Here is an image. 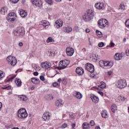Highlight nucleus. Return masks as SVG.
I'll return each instance as SVG.
<instances>
[{
	"label": "nucleus",
	"instance_id": "f257e3e1",
	"mask_svg": "<svg viewBox=\"0 0 129 129\" xmlns=\"http://www.w3.org/2000/svg\"><path fill=\"white\" fill-rule=\"evenodd\" d=\"M94 16V11L92 10L89 9L86 11V13L83 16V19L86 22H89L93 19Z\"/></svg>",
	"mask_w": 129,
	"mask_h": 129
},
{
	"label": "nucleus",
	"instance_id": "f03ea898",
	"mask_svg": "<svg viewBox=\"0 0 129 129\" xmlns=\"http://www.w3.org/2000/svg\"><path fill=\"white\" fill-rule=\"evenodd\" d=\"M15 36L18 37H23L25 35V29L24 27H18L13 31Z\"/></svg>",
	"mask_w": 129,
	"mask_h": 129
},
{
	"label": "nucleus",
	"instance_id": "7ed1b4c3",
	"mask_svg": "<svg viewBox=\"0 0 129 129\" xmlns=\"http://www.w3.org/2000/svg\"><path fill=\"white\" fill-rule=\"evenodd\" d=\"M17 115L19 118H26L28 117V113L25 109L21 108L18 110Z\"/></svg>",
	"mask_w": 129,
	"mask_h": 129
},
{
	"label": "nucleus",
	"instance_id": "20e7f679",
	"mask_svg": "<svg viewBox=\"0 0 129 129\" xmlns=\"http://www.w3.org/2000/svg\"><path fill=\"white\" fill-rule=\"evenodd\" d=\"M116 86L119 89H123L126 87V81L124 79H120L118 80L116 83Z\"/></svg>",
	"mask_w": 129,
	"mask_h": 129
},
{
	"label": "nucleus",
	"instance_id": "39448f33",
	"mask_svg": "<svg viewBox=\"0 0 129 129\" xmlns=\"http://www.w3.org/2000/svg\"><path fill=\"white\" fill-rule=\"evenodd\" d=\"M99 28L103 29L105 27H108V21L105 19H101L98 21Z\"/></svg>",
	"mask_w": 129,
	"mask_h": 129
},
{
	"label": "nucleus",
	"instance_id": "423d86ee",
	"mask_svg": "<svg viewBox=\"0 0 129 129\" xmlns=\"http://www.w3.org/2000/svg\"><path fill=\"white\" fill-rule=\"evenodd\" d=\"M99 64L101 67H107V69L111 68L113 65L112 61H104L103 60H100L99 62Z\"/></svg>",
	"mask_w": 129,
	"mask_h": 129
},
{
	"label": "nucleus",
	"instance_id": "0eeeda50",
	"mask_svg": "<svg viewBox=\"0 0 129 129\" xmlns=\"http://www.w3.org/2000/svg\"><path fill=\"white\" fill-rule=\"evenodd\" d=\"M7 60L8 64H10L11 66H15L17 64V58L14 56L12 55L9 56Z\"/></svg>",
	"mask_w": 129,
	"mask_h": 129
},
{
	"label": "nucleus",
	"instance_id": "6e6552de",
	"mask_svg": "<svg viewBox=\"0 0 129 129\" xmlns=\"http://www.w3.org/2000/svg\"><path fill=\"white\" fill-rule=\"evenodd\" d=\"M17 14L14 12H11L9 14L7 17V20L8 22H14L17 20Z\"/></svg>",
	"mask_w": 129,
	"mask_h": 129
},
{
	"label": "nucleus",
	"instance_id": "1a4fd4ad",
	"mask_svg": "<svg viewBox=\"0 0 129 129\" xmlns=\"http://www.w3.org/2000/svg\"><path fill=\"white\" fill-rule=\"evenodd\" d=\"M69 60H61L59 62V67L60 69H64L69 65Z\"/></svg>",
	"mask_w": 129,
	"mask_h": 129
},
{
	"label": "nucleus",
	"instance_id": "9d476101",
	"mask_svg": "<svg viewBox=\"0 0 129 129\" xmlns=\"http://www.w3.org/2000/svg\"><path fill=\"white\" fill-rule=\"evenodd\" d=\"M85 68L86 70H87V71H89V72H90L91 73H93V72H94V66L91 63H86L85 66Z\"/></svg>",
	"mask_w": 129,
	"mask_h": 129
},
{
	"label": "nucleus",
	"instance_id": "9b49d317",
	"mask_svg": "<svg viewBox=\"0 0 129 129\" xmlns=\"http://www.w3.org/2000/svg\"><path fill=\"white\" fill-rule=\"evenodd\" d=\"M33 5L36 6V7H38V8H42L43 6V3L41 0H31Z\"/></svg>",
	"mask_w": 129,
	"mask_h": 129
},
{
	"label": "nucleus",
	"instance_id": "f8f14e48",
	"mask_svg": "<svg viewBox=\"0 0 129 129\" xmlns=\"http://www.w3.org/2000/svg\"><path fill=\"white\" fill-rule=\"evenodd\" d=\"M41 67L44 69H48L51 67V63L49 61L42 62L40 64Z\"/></svg>",
	"mask_w": 129,
	"mask_h": 129
},
{
	"label": "nucleus",
	"instance_id": "ddd939ff",
	"mask_svg": "<svg viewBox=\"0 0 129 129\" xmlns=\"http://www.w3.org/2000/svg\"><path fill=\"white\" fill-rule=\"evenodd\" d=\"M66 53L68 56H73L74 54V49L71 47L66 48Z\"/></svg>",
	"mask_w": 129,
	"mask_h": 129
},
{
	"label": "nucleus",
	"instance_id": "4468645a",
	"mask_svg": "<svg viewBox=\"0 0 129 129\" xmlns=\"http://www.w3.org/2000/svg\"><path fill=\"white\" fill-rule=\"evenodd\" d=\"M95 7L97 10H104V4L101 3H98L95 5Z\"/></svg>",
	"mask_w": 129,
	"mask_h": 129
},
{
	"label": "nucleus",
	"instance_id": "2eb2a0df",
	"mask_svg": "<svg viewBox=\"0 0 129 129\" xmlns=\"http://www.w3.org/2000/svg\"><path fill=\"white\" fill-rule=\"evenodd\" d=\"M55 26L56 29H59L63 26V21L61 20H57L55 22Z\"/></svg>",
	"mask_w": 129,
	"mask_h": 129
},
{
	"label": "nucleus",
	"instance_id": "dca6fc26",
	"mask_svg": "<svg viewBox=\"0 0 129 129\" xmlns=\"http://www.w3.org/2000/svg\"><path fill=\"white\" fill-rule=\"evenodd\" d=\"M55 104L56 106H57V107H62V106H63V104H64V102H63V100L62 99H59L55 101Z\"/></svg>",
	"mask_w": 129,
	"mask_h": 129
},
{
	"label": "nucleus",
	"instance_id": "f3484780",
	"mask_svg": "<svg viewBox=\"0 0 129 129\" xmlns=\"http://www.w3.org/2000/svg\"><path fill=\"white\" fill-rule=\"evenodd\" d=\"M62 31L64 33H71V32H72V27L70 26L63 27Z\"/></svg>",
	"mask_w": 129,
	"mask_h": 129
},
{
	"label": "nucleus",
	"instance_id": "a211bd4d",
	"mask_svg": "<svg viewBox=\"0 0 129 129\" xmlns=\"http://www.w3.org/2000/svg\"><path fill=\"white\" fill-rule=\"evenodd\" d=\"M40 25L42 26L44 28H45V29H47V28H48V27L50 26V23H49V22L46 20H44L40 22Z\"/></svg>",
	"mask_w": 129,
	"mask_h": 129
},
{
	"label": "nucleus",
	"instance_id": "6ab92c4d",
	"mask_svg": "<svg viewBox=\"0 0 129 129\" xmlns=\"http://www.w3.org/2000/svg\"><path fill=\"white\" fill-rule=\"evenodd\" d=\"M76 72L78 75H83L84 74V70L82 68H77Z\"/></svg>",
	"mask_w": 129,
	"mask_h": 129
},
{
	"label": "nucleus",
	"instance_id": "aec40b11",
	"mask_svg": "<svg viewBox=\"0 0 129 129\" xmlns=\"http://www.w3.org/2000/svg\"><path fill=\"white\" fill-rule=\"evenodd\" d=\"M42 118L44 121H48V120H49L51 118V115H50L48 113H45L43 114Z\"/></svg>",
	"mask_w": 129,
	"mask_h": 129
},
{
	"label": "nucleus",
	"instance_id": "412c9836",
	"mask_svg": "<svg viewBox=\"0 0 129 129\" xmlns=\"http://www.w3.org/2000/svg\"><path fill=\"white\" fill-rule=\"evenodd\" d=\"M114 58L115 60H121V59L122 58V54L120 53H116L115 54Z\"/></svg>",
	"mask_w": 129,
	"mask_h": 129
},
{
	"label": "nucleus",
	"instance_id": "4be33fe9",
	"mask_svg": "<svg viewBox=\"0 0 129 129\" xmlns=\"http://www.w3.org/2000/svg\"><path fill=\"white\" fill-rule=\"evenodd\" d=\"M90 98H91L93 102H94V103H98V101H99V99L96 96L91 95Z\"/></svg>",
	"mask_w": 129,
	"mask_h": 129
},
{
	"label": "nucleus",
	"instance_id": "5701e85b",
	"mask_svg": "<svg viewBox=\"0 0 129 129\" xmlns=\"http://www.w3.org/2000/svg\"><path fill=\"white\" fill-rule=\"evenodd\" d=\"M19 13L22 18H25V17L28 15L27 12L25 10H23V9H21Z\"/></svg>",
	"mask_w": 129,
	"mask_h": 129
},
{
	"label": "nucleus",
	"instance_id": "b1692460",
	"mask_svg": "<svg viewBox=\"0 0 129 129\" xmlns=\"http://www.w3.org/2000/svg\"><path fill=\"white\" fill-rule=\"evenodd\" d=\"M82 126L83 129H90V124L87 122H84Z\"/></svg>",
	"mask_w": 129,
	"mask_h": 129
},
{
	"label": "nucleus",
	"instance_id": "393cba45",
	"mask_svg": "<svg viewBox=\"0 0 129 129\" xmlns=\"http://www.w3.org/2000/svg\"><path fill=\"white\" fill-rule=\"evenodd\" d=\"M31 82L34 84H38L40 82V80L35 78H31Z\"/></svg>",
	"mask_w": 129,
	"mask_h": 129
},
{
	"label": "nucleus",
	"instance_id": "a878e982",
	"mask_svg": "<svg viewBox=\"0 0 129 129\" xmlns=\"http://www.w3.org/2000/svg\"><path fill=\"white\" fill-rule=\"evenodd\" d=\"M19 98L21 101H27L28 100V98L25 95H20L19 96Z\"/></svg>",
	"mask_w": 129,
	"mask_h": 129
},
{
	"label": "nucleus",
	"instance_id": "bb28decb",
	"mask_svg": "<svg viewBox=\"0 0 129 129\" xmlns=\"http://www.w3.org/2000/svg\"><path fill=\"white\" fill-rule=\"evenodd\" d=\"M111 110L112 112H115L117 110V106H116V105L115 104H113L111 106Z\"/></svg>",
	"mask_w": 129,
	"mask_h": 129
},
{
	"label": "nucleus",
	"instance_id": "cd10ccee",
	"mask_svg": "<svg viewBox=\"0 0 129 129\" xmlns=\"http://www.w3.org/2000/svg\"><path fill=\"white\" fill-rule=\"evenodd\" d=\"M75 96L76 97V98H77L78 99H81V98L83 97V95H82V94H81V93L79 92H76Z\"/></svg>",
	"mask_w": 129,
	"mask_h": 129
},
{
	"label": "nucleus",
	"instance_id": "c85d7f7f",
	"mask_svg": "<svg viewBox=\"0 0 129 129\" xmlns=\"http://www.w3.org/2000/svg\"><path fill=\"white\" fill-rule=\"evenodd\" d=\"M101 114L102 117H103L104 118H107V117H108V115H107V113H106V110H103L101 112Z\"/></svg>",
	"mask_w": 129,
	"mask_h": 129
},
{
	"label": "nucleus",
	"instance_id": "c756f323",
	"mask_svg": "<svg viewBox=\"0 0 129 129\" xmlns=\"http://www.w3.org/2000/svg\"><path fill=\"white\" fill-rule=\"evenodd\" d=\"M45 98L46 100H52L53 99V96L51 94H47L45 95Z\"/></svg>",
	"mask_w": 129,
	"mask_h": 129
},
{
	"label": "nucleus",
	"instance_id": "7c9ffc66",
	"mask_svg": "<svg viewBox=\"0 0 129 129\" xmlns=\"http://www.w3.org/2000/svg\"><path fill=\"white\" fill-rule=\"evenodd\" d=\"M15 83L16 85L18 87H20V86H22V81L20 79L17 80L15 81Z\"/></svg>",
	"mask_w": 129,
	"mask_h": 129
},
{
	"label": "nucleus",
	"instance_id": "2f4dec72",
	"mask_svg": "<svg viewBox=\"0 0 129 129\" xmlns=\"http://www.w3.org/2000/svg\"><path fill=\"white\" fill-rule=\"evenodd\" d=\"M118 99L119 100V101H126L127 99L125 98V97L120 95L118 97Z\"/></svg>",
	"mask_w": 129,
	"mask_h": 129
},
{
	"label": "nucleus",
	"instance_id": "473e14b6",
	"mask_svg": "<svg viewBox=\"0 0 129 129\" xmlns=\"http://www.w3.org/2000/svg\"><path fill=\"white\" fill-rule=\"evenodd\" d=\"M54 42H55V40L52 37H48L46 40V43L47 44H49V43H54Z\"/></svg>",
	"mask_w": 129,
	"mask_h": 129
},
{
	"label": "nucleus",
	"instance_id": "72a5a7b5",
	"mask_svg": "<svg viewBox=\"0 0 129 129\" xmlns=\"http://www.w3.org/2000/svg\"><path fill=\"white\" fill-rule=\"evenodd\" d=\"M16 77V76H13L9 78H7L5 80L6 82H12L13 81V79Z\"/></svg>",
	"mask_w": 129,
	"mask_h": 129
},
{
	"label": "nucleus",
	"instance_id": "f704fd0d",
	"mask_svg": "<svg viewBox=\"0 0 129 129\" xmlns=\"http://www.w3.org/2000/svg\"><path fill=\"white\" fill-rule=\"evenodd\" d=\"M79 31H80V27H79V26L78 25H75L74 28V31L77 32H79Z\"/></svg>",
	"mask_w": 129,
	"mask_h": 129
},
{
	"label": "nucleus",
	"instance_id": "c9c22d12",
	"mask_svg": "<svg viewBox=\"0 0 129 129\" xmlns=\"http://www.w3.org/2000/svg\"><path fill=\"white\" fill-rule=\"evenodd\" d=\"M0 13H1V14L2 15H6V14L7 13V8H2L0 11Z\"/></svg>",
	"mask_w": 129,
	"mask_h": 129
},
{
	"label": "nucleus",
	"instance_id": "e433bc0d",
	"mask_svg": "<svg viewBox=\"0 0 129 129\" xmlns=\"http://www.w3.org/2000/svg\"><path fill=\"white\" fill-rule=\"evenodd\" d=\"M98 87H99L100 88H105V87H106V85L105 84L104 82H101V85L98 86Z\"/></svg>",
	"mask_w": 129,
	"mask_h": 129
},
{
	"label": "nucleus",
	"instance_id": "4c0bfd02",
	"mask_svg": "<svg viewBox=\"0 0 129 129\" xmlns=\"http://www.w3.org/2000/svg\"><path fill=\"white\" fill-rule=\"evenodd\" d=\"M5 76H6V74H5V73H4V72L3 71H0V80L2 78H4Z\"/></svg>",
	"mask_w": 129,
	"mask_h": 129
},
{
	"label": "nucleus",
	"instance_id": "58836bf2",
	"mask_svg": "<svg viewBox=\"0 0 129 129\" xmlns=\"http://www.w3.org/2000/svg\"><path fill=\"white\" fill-rule=\"evenodd\" d=\"M61 82L64 85H66V84H67V79L66 78H64L62 79Z\"/></svg>",
	"mask_w": 129,
	"mask_h": 129
},
{
	"label": "nucleus",
	"instance_id": "ea45409f",
	"mask_svg": "<svg viewBox=\"0 0 129 129\" xmlns=\"http://www.w3.org/2000/svg\"><path fill=\"white\" fill-rule=\"evenodd\" d=\"M68 126V125L66 123H64L60 126V128H66Z\"/></svg>",
	"mask_w": 129,
	"mask_h": 129
},
{
	"label": "nucleus",
	"instance_id": "a19ab883",
	"mask_svg": "<svg viewBox=\"0 0 129 129\" xmlns=\"http://www.w3.org/2000/svg\"><path fill=\"white\" fill-rule=\"evenodd\" d=\"M96 33L97 35L99 36V37H101L102 36V33H101V32H100L98 30H96Z\"/></svg>",
	"mask_w": 129,
	"mask_h": 129
},
{
	"label": "nucleus",
	"instance_id": "79ce46f5",
	"mask_svg": "<svg viewBox=\"0 0 129 129\" xmlns=\"http://www.w3.org/2000/svg\"><path fill=\"white\" fill-rule=\"evenodd\" d=\"M52 85L53 87H57L60 86V84L56 82L53 83L52 84Z\"/></svg>",
	"mask_w": 129,
	"mask_h": 129
},
{
	"label": "nucleus",
	"instance_id": "37998d69",
	"mask_svg": "<svg viewBox=\"0 0 129 129\" xmlns=\"http://www.w3.org/2000/svg\"><path fill=\"white\" fill-rule=\"evenodd\" d=\"M89 124L92 126L95 125V122H94V120H91Z\"/></svg>",
	"mask_w": 129,
	"mask_h": 129
},
{
	"label": "nucleus",
	"instance_id": "c03bdc74",
	"mask_svg": "<svg viewBox=\"0 0 129 129\" xmlns=\"http://www.w3.org/2000/svg\"><path fill=\"white\" fill-rule=\"evenodd\" d=\"M46 2L48 5H53V1L52 0H46Z\"/></svg>",
	"mask_w": 129,
	"mask_h": 129
},
{
	"label": "nucleus",
	"instance_id": "a18cd8bd",
	"mask_svg": "<svg viewBox=\"0 0 129 129\" xmlns=\"http://www.w3.org/2000/svg\"><path fill=\"white\" fill-rule=\"evenodd\" d=\"M125 25L127 28H129V19L125 21Z\"/></svg>",
	"mask_w": 129,
	"mask_h": 129
},
{
	"label": "nucleus",
	"instance_id": "49530a36",
	"mask_svg": "<svg viewBox=\"0 0 129 129\" xmlns=\"http://www.w3.org/2000/svg\"><path fill=\"white\" fill-rule=\"evenodd\" d=\"M98 46L100 47H103V46H104V43L103 42H100L98 43Z\"/></svg>",
	"mask_w": 129,
	"mask_h": 129
},
{
	"label": "nucleus",
	"instance_id": "de8ad7c7",
	"mask_svg": "<svg viewBox=\"0 0 129 129\" xmlns=\"http://www.w3.org/2000/svg\"><path fill=\"white\" fill-rule=\"evenodd\" d=\"M120 9H121V10H125V7L124 6V5L121 4Z\"/></svg>",
	"mask_w": 129,
	"mask_h": 129
},
{
	"label": "nucleus",
	"instance_id": "09e8293b",
	"mask_svg": "<svg viewBox=\"0 0 129 129\" xmlns=\"http://www.w3.org/2000/svg\"><path fill=\"white\" fill-rule=\"evenodd\" d=\"M20 0H10L12 4H17Z\"/></svg>",
	"mask_w": 129,
	"mask_h": 129
},
{
	"label": "nucleus",
	"instance_id": "8fccbe9b",
	"mask_svg": "<svg viewBox=\"0 0 129 129\" xmlns=\"http://www.w3.org/2000/svg\"><path fill=\"white\" fill-rule=\"evenodd\" d=\"M40 79L41 80V81H45V77L44 76H40Z\"/></svg>",
	"mask_w": 129,
	"mask_h": 129
},
{
	"label": "nucleus",
	"instance_id": "3c124183",
	"mask_svg": "<svg viewBox=\"0 0 129 129\" xmlns=\"http://www.w3.org/2000/svg\"><path fill=\"white\" fill-rule=\"evenodd\" d=\"M6 127L7 128H11L12 127H13V125L12 124H10V125H6Z\"/></svg>",
	"mask_w": 129,
	"mask_h": 129
},
{
	"label": "nucleus",
	"instance_id": "603ef678",
	"mask_svg": "<svg viewBox=\"0 0 129 129\" xmlns=\"http://www.w3.org/2000/svg\"><path fill=\"white\" fill-rule=\"evenodd\" d=\"M71 126L72 129H75V127L76 126V124L75 123H72L71 124Z\"/></svg>",
	"mask_w": 129,
	"mask_h": 129
},
{
	"label": "nucleus",
	"instance_id": "864d4df0",
	"mask_svg": "<svg viewBox=\"0 0 129 129\" xmlns=\"http://www.w3.org/2000/svg\"><path fill=\"white\" fill-rule=\"evenodd\" d=\"M12 88V86H8V87H6L5 88H3L4 89H7V90H10V89H11Z\"/></svg>",
	"mask_w": 129,
	"mask_h": 129
},
{
	"label": "nucleus",
	"instance_id": "5fc2aeb1",
	"mask_svg": "<svg viewBox=\"0 0 129 129\" xmlns=\"http://www.w3.org/2000/svg\"><path fill=\"white\" fill-rule=\"evenodd\" d=\"M125 53H126V56H129V49H126L125 50Z\"/></svg>",
	"mask_w": 129,
	"mask_h": 129
},
{
	"label": "nucleus",
	"instance_id": "6e6d98bb",
	"mask_svg": "<svg viewBox=\"0 0 129 129\" xmlns=\"http://www.w3.org/2000/svg\"><path fill=\"white\" fill-rule=\"evenodd\" d=\"M110 45V47H114V43L112 41H111Z\"/></svg>",
	"mask_w": 129,
	"mask_h": 129
},
{
	"label": "nucleus",
	"instance_id": "4d7b16f0",
	"mask_svg": "<svg viewBox=\"0 0 129 129\" xmlns=\"http://www.w3.org/2000/svg\"><path fill=\"white\" fill-rule=\"evenodd\" d=\"M98 92L99 94H100L101 96H103V95H104V94L102 92L98 91Z\"/></svg>",
	"mask_w": 129,
	"mask_h": 129
},
{
	"label": "nucleus",
	"instance_id": "13d9d810",
	"mask_svg": "<svg viewBox=\"0 0 129 129\" xmlns=\"http://www.w3.org/2000/svg\"><path fill=\"white\" fill-rule=\"evenodd\" d=\"M34 76H38V75H39V73L37 72H35L33 73Z\"/></svg>",
	"mask_w": 129,
	"mask_h": 129
},
{
	"label": "nucleus",
	"instance_id": "bf43d9fd",
	"mask_svg": "<svg viewBox=\"0 0 129 129\" xmlns=\"http://www.w3.org/2000/svg\"><path fill=\"white\" fill-rule=\"evenodd\" d=\"M49 56H54V53L52 51H49Z\"/></svg>",
	"mask_w": 129,
	"mask_h": 129
},
{
	"label": "nucleus",
	"instance_id": "052dcab7",
	"mask_svg": "<svg viewBox=\"0 0 129 129\" xmlns=\"http://www.w3.org/2000/svg\"><path fill=\"white\" fill-rule=\"evenodd\" d=\"M107 74L109 75V76H110L111 75V74H112V72L109 71V72H108Z\"/></svg>",
	"mask_w": 129,
	"mask_h": 129
},
{
	"label": "nucleus",
	"instance_id": "680f3d73",
	"mask_svg": "<svg viewBox=\"0 0 129 129\" xmlns=\"http://www.w3.org/2000/svg\"><path fill=\"white\" fill-rule=\"evenodd\" d=\"M86 33H90V30L89 29H88V28H87L86 29Z\"/></svg>",
	"mask_w": 129,
	"mask_h": 129
},
{
	"label": "nucleus",
	"instance_id": "e2e57ef3",
	"mask_svg": "<svg viewBox=\"0 0 129 129\" xmlns=\"http://www.w3.org/2000/svg\"><path fill=\"white\" fill-rule=\"evenodd\" d=\"M23 43H22V42H20V43H19V46L20 47H23Z\"/></svg>",
	"mask_w": 129,
	"mask_h": 129
},
{
	"label": "nucleus",
	"instance_id": "0e129e2a",
	"mask_svg": "<svg viewBox=\"0 0 129 129\" xmlns=\"http://www.w3.org/2000/svg\"><path fill=\"white\" fill-rule=\"evenodd\" d=\"M2 107H3V104L2 103V102H0V111L2 109Z\"/></svg>",
	"mask_w": 129,
	"mask_h": 129
},
{
	"label": "nucleus",
	"instance_id": "69168bd1",
	"mask_svg": "<svg viewBox=\"0 0 129 129\" xmlns=\"http://www.w3.org/2000/svg\"><path fill=\"white\" fill-rule=\"evenodd\" d=\"M61 81H62V79H61V78L58 79L57 80V82H59V83H60Z\"/></svg>",
	"mask_w": 129,
	"mask_h": 129
},
{
	"label": "nucleus",
	"instance_id": "338daca9",
	"mask_svg": "<svg viewBox=\"0 0 129 129\" xmlns=\"http://www.w3.org/2000/svg\"><path fill=\"white\" fill-rule=\"evenodd\" d=\"M35 86H32L31 87V90H34V89H35Z\"/></svg>",
	"mask_w": 129,
	"mask_h": 129
},
{
	"label": "nucleus",
	"instance_id": "774afa93",
	"mask_svg": "<svg viewBox=\"0 0 129 129\" xmlns=\"http://www.w3.org/2000/svg\"><path fill=\"white\" fill-rule=\"evenodd\" d=\"M95 129H100V127H99V126H96Z\"/></svg>",
	"mask_w": 129,
	"mask_h": 129
}]
</instances>
